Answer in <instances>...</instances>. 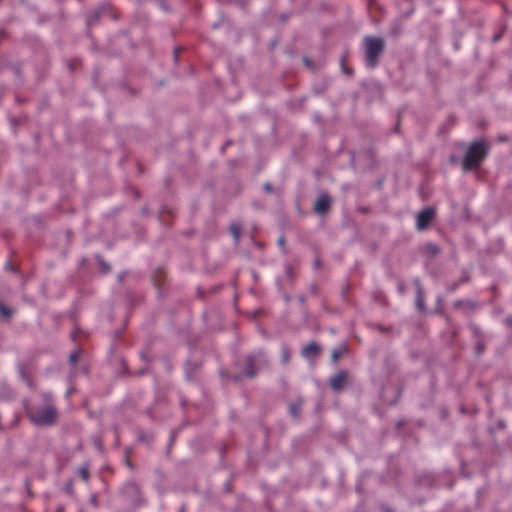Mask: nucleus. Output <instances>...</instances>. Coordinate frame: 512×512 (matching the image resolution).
<instances>
[{"label": "nucleus", "mask_w": 512, "mask_h": 512, "mask_svg": "<svg viewBox=\"0 0 512 512\" xmlns=\"http://www.w3.org/2000/svg\"><path fill=\"white\" fill-rule=\"evenodd\" d=\"M44 405L41 407H33L27 413L30 421L36 426H52L58 417V411L54 405L52 395L44 393L42 395Z\"/></svg>", "instance_id": "f257e3e1"}, {"label": "nucleus", "mask_w": 512, "mask_h": 512, "mask_svg": "<svg viewBox=\"0 0 512 512\" xmlns=\"http://www.w3.org/2000/svg\"><path fill=\"white\" fill-rule=\"evenodd\" d=\"M488 153V147L484 141H476L470 145L465 157L462 161V166L465 171L476 169L480 166Z\"/></svg>", "instance_id": "f03ea898"}, {"label": "nucleus", "mask_w": 512, "mask_h": 512, "mask_svg": "<svg viewBox=\"0 0 512 512\" xmlns=\"http://www.w3.org/2000/svg\"><path fill=\"white\" fill-rule=\"evenodd\" d=\"M365 44V63L369 68H374L378 63V58L384 51V41L378 37H366Z\"/></svg>", "instance_id": "7ed1b4c3"}, {"label": "nucleus", "mask_w": 512, "mask_h": 512, "mask_svg": "<svg viewBox=\"0 0 512 512\" xmlns=\"http://www.w3.org/2000/svg\"><path fill=\"white\" fill-rule=\"evenodd\" d=\"M261 359H264V354L261 351L247 356L245 373L248 377H254L256 375L255 364Z\"/></svg>", "instance_id": "20e7f679"}, {"label": "nucleus", "mask_w": 512, "mask_h": 512, "mask_svg": "<svg viewBox=\"0 0 512 512\" xmlns=\"http://www.w3.org/2000/svg\"><path fill=\"white\" fill-rule=\"evenodd\" d=\"M434 218V210L431 208L424 209L417 216V228L424 230Z\"/></svg>", "instance_id": "39448f33"}, {"label": "nucleus", "mask_w": 512, "mask_h": 512, "mask_svg": "<svg viewBox=\"0 0 512 512\" xmlns=\"http://www.w3.org/2000/svg\"><path fill=\"white\" fill-rule=\"evenodd\" d=\"M348 378V373L346 371H340L336 375H334L330 380L331 388L335 392H339L343 389Z\"/></svg>", "instance_id": "423d86ee"}, {"label": "nucleus", "mask_w": 512, "mask_h": 512, "mask_svg": "<svg viewBox=\"0 0 512 512\" xmlns=\"http://www.w3.org/2000/svg\"><path fill=\"white\" fill-rule=\"evenodd\" d=\"M330 204H331L330 196L328 194L324 193V194H321L317 198L315 205H314V209L317 213L323 214L329 209Z\"/></svg>", "instance_id": "0eeeda50"}, {"label": "nucleus", "mask_w": 512, "mask_h": 512, "mask_svg": "<svg viewBox=\"0 0 512 512\" xmlns=\"http://www.w3.org/2000/svg\"><path fill=\"white\" fill-rule=\"evenodd\" d=\"M319 352L320 348L318 347V345L314 342H311L302 349L301 355L306 359H312L316 357L319 354Z\"/></svg>", "instance_id": "6e6552de"}, {"label": "nucleus", "mask_w": 512, "mask_h": 512, "mask_svg": "<svg viewBox=\"0 0 512 512\" xmlns=\"http://www.w3.org/2000/svg\"><path fill=\"white\" fill-rule=\"evenodd\" d=\"M415 284L417 286L416 304H417L419 309H422L423 308V292H422V288H421V285H420V281L418 279L415 280Z\"/></svg>", "instance_id": "1a4fd4ad"}, {"label": "nucleus", "mask_w": 512, "mask_h": 512, "mask_svg": "<svg viewBox=\"0 0 512 512\" xmlns=\"http://www.w3.org/2000/svg\"><path fill=\"white\" fill-rule=\"evenodd\" d=\"M423 250L428 255H436L439 252V248L432 243H428L423 246Z\"/></svg>", "instance_id": "9d476101"}, {"label": "nucleus", "mask_w": 512, "mask_h": 512, "mask_svg": "<svg viewBox=\"0 0 512 512\" xmlns=\"http://www.w3.org/2000/svg\"><path fill=\"white\" fill-rule=\"evenodd\" d=\"M281 358L283 363H288L290 360V350L287 346H283L281 349Z\"/></svg>", "instance_id": "9b49d317"}, {"label": "nucleus", "mask_w": 512, "mask_h": 512, "mask_svg": "<svg viewBox=\"0 0 512 512\" xmlns=\"http://www.w3.org/2000/svg\"><path fill=\"white\" fill-rule=\"evenodd\" d=\"M240 231H241V227L240 225L238 224H233L231 226V232L232 234L234 235L235 239L238 240L239 237H240Z\"/></svg>", "instance_id": "f8f14e48"}, {"label": "nucleus", "mask_w": 512, "mask_h": 512, "mask_svg": "<svg viewBox=\"0 0 512 512\" xmlns=\"http://www.w3.org/2000/svg\"><path fill=\"white\" fill-rule=\"evenodd\" d=\"M77 360H78V352L77 351H74L70 354L69 356V361L72 365H75L77 363Z\"/></svg>", "instance_id": "ddd939ff"}, {"label": "nucleus", "mask_w": 512, "mask_h": 512, "mask_svg": "<svg viewBox=\"0 0 512 512\" xmlns=\"http://www.w3.org/2000/svg\"><path fill=\"white\" fill-rule=\"evenodd\" d=\"M79 474L81 475V477L83 478V480L87 481L88 478H89V472L86 468H80L79 470Z\"/></svg>", "instance_id": "4468645a"}, {"label": "nucleus", "mask_w": 512, "mask_h": 512, "mask_svg": "<svg viewBox=\"0 0 512 512\" xmlns=\"http://www.w3.org/2000/svg\"><path fill=\"white\" fill-rule=\"evenodd\" d=\"M0 315L8 317L10 315V311L3 304L0 303Z\"/></svg>", "instance_id": "2eb2a0df"}, {"label": "nucleus", "mask_w": 512, "mask_h": 512, "mask_svg": "<svg viewBox=\"0 0 512 512\" xmlns=\"http://www.w3.org/2000/svg\"><path fill=\"white\" fill-rule=\"evenodd\" d=\"M339 357H340V352H339V351H337V350H334V351L332 352V360H333L334 362H336V361L339 359Z\"/></svg>", "instance_id": "dca6fc26"}, {"label": "nucleus", "mask_w": 512, "mask_h": 512, "mask_svg": "<svg viewBox=\"0 0 512 512\" xmlns=\"http://www.w3.org/2000/svg\"><path fill=\"white\" fill-rule=\"evenodd\" d=\"M99 264L101 266V268L103 269V271H108L109 270V266L107 264H105L101 259L99 260Z\"/></svg>", "instance_id": "f3484780"}, {"label": "nucleus", "mask_w": 512, "mask_h": 512, "mask_svg": "<svg viewBox=\"0 0 512 512\" xmlns=\"http://www.w3.org/2000/svg\"><path fill=\"white\" fill-rule=\"evenodd\" d=\"M505 324L508 326V327H512V316H509L505 319Z\"/></svg>", "instance_id": "a211bd4d"}, {"label": "nucleus", "mask_w": 512, "mask_h": 512, "mask_svg": "<svg viewBox=\"0 0 512 512\" xmlns=\"http://www.w3.org/2000/svg\"><path fill=\"white\" fill-rule=\"evenodd\" d=\"M290 411L294 416L298 415V409L294 405L290 407Z\"/></svg>", "instance_id": "6ab92c4d"}, {"label": "nucleus", "mask_w": 512, "mask_h": 512, "mask_svg": "<svg viewBox=\"0 0 512 512\" xmlns=\"http://www.w3.org/2000/svg\"><path fill=\"white\" fill-rule=\"evenodd\" d=\"M501 38V33H497L493 36V42H497Z\"/></svg>", "instance_id": "aec40b11"}, {"label": "nucleus", "mask_w": 512, "mask_h": 512, "mask_svg": "<svg viewBox=\"0 0 512 512\" xmlns=\"http://www.w3.org/2000/svg\"><path fill=\"white\" fill-rule=\"evenodd\" d=\"M264 189H265L266 191H271V190H272V185H271L270 183H266V184L264 185Z\"/></svg>", "instance_id": "412c9836"}, {"label": "nucleus", "mask_w": 512, "mask_h": 512, "mask_svg": "<svg viewBox=\"0 0 512 512\" xmlns=\"http://www.w3.org/2000/svg\"><path fill=\"white\" fill-rule=\"evenodd\" d=\"M286 272H287L288 275H291V268L287 267Z\"/></svg>", "instance_id": "4be33fe9"}, {"label": "nucleus", "mask_w": 512, "mask_h": 512, "mask_svg": "<svg viewBox=\"0 0 512 512\" xmlns=\"http://www.w3.org/2000/svg\"><path fill=\"white\" fill-rule=\"evenodd\" d=\"M279 243L282 245L284 243V239L283 238L279 239Z\"/></svg>", "instance_id": "5701e85b"}, {"label": "nucleus", "mask_w": 512, "mask_h": 512, "mask_svg": "<svg viewBox=\"0 0 512 512\" xmlns=\"http://www.w3.org/2000/svg\"><path fill=\"white\" fill-rule=\"evenodd\" d=\"M386 512H390V510H387Z\"/></svg>", "instance_id": "b1692460"}]
</instances>
